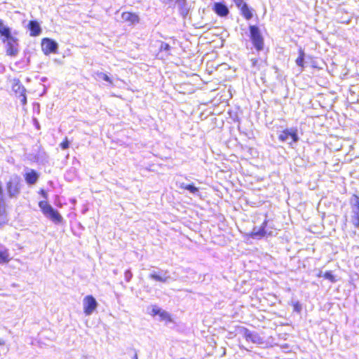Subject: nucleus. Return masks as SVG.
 <instances>
[{"mask_svg":"<svg viewBox=\"0 0 359 359\" xmlns=\"http://www.w3.org/2000/svg\"><path fill=\"white\" fill-rule=\"evenodd\" d=\"M39 207L40 208L43 214L48 217L50 220L55 223H61L62 222V217L59 212L53 208V207L46 201H41L39 202Z\"/></svg>","mask_w":359,"mask_h":359,"instance_id":"nucleus-1","label":"nucleus"},{"mask_svg":"<svg viewBox=\"0 0 359 359\" xmlns=\"http://www.w3.org/2000/svg\"><path fill=\"white\" fill-rule=\"evenodd\" d=\"M351 223L355 228L359 227V196L353 195L350 199Z\"/></svg>","mask_w":359,"mask_h":359,"instance_id":"nucleus-2","label":"nucleus"},{"mask_svg":"<svg viewBox=\"0 0 359 359\" xmlns=\"http://www.w3.org/2000/svg\"><path fill=\"white\" fill-rule=\"evenodd\" d=\"M251 41L257 50L260 51L264 48V39L259 29L255 25L250 26Z\"/></svg>","mask_w":359,"mask_h":359,"instance_id":"nucleus-3","label":"nucleus"},{"mask_svg":"<svg viewBox=\"0 0 359 359\" xmlns=\"http://www.w3.org/2000/svg\"><path fill=\"white\" fill-rule=\"evenodd\" d=\"M6 42V53L11 57H15L19 53V43L18 39L12 35L2 40Z\"/></svg>","mask_w":359,"mask_h":359,"instance_id":"nucleus-4","label":"nucleus"},{"mask_svg":"<svg viewBox=\"0 0 359 359\" xmlns=\"http://www.w3.org/2000/svg\"><path fill=\"white\" fill-rule=\"evenodd\" d=\"M278 139L281 142H287L292 145L299 141L297 135V129L295 128H286L278 136Z\"/></svg>","mask_w":359,"mask_h":359,"instance_id":"nucleus-5","label":"nucleus"},{"mask_svg":"<svg viewBox=\"0 0 359 359\" xmlns=\"http://www.w3.org/2000/svg\"><path fill=\"white\" fill-rule=\"evenodd\" d=\"M268 221L264 219L260 227L255 226L252 231V237L253 238H261L265 235L272 236L273 231L266 229Z\"/></svg>","mask_w":359,"mask_h":359,"instance_id":"nucleus-6","label":"nucleus"},{"mask_svg":"<svg viewBox=\"0 0 359 359\" xmlns=\"http://www.w3.org/2000/svg\"><path fill=\"white\" fill-rule=\"evenodd\" d=\"M6 191L10 198L16 197L20 192V180H10L6 183Z\"/></svg>","mask_w":359,"mask_h":359,"instance_id":"nucleus-7","label":"nucleus"},{"mask_svg":"<svg viewBox=\"0 0 359 359\" xmlns=\"http://www.w3.org/2000/svg\"><path fill=\"white\" fill-rule=\"evenodd\" d=\"M41 48L45 55H49L56 52L57 44L50 39L44 38L41 41Z\"/></svg>","mask_w":359,"mask_h":359,"instance_id":"nucleus-8","label":"nucleus"},{"mask_svg":"<svg viewBox=\"0 0 359 359\" xmlns=\"http://www.w3.org/2000/svg\"><path fill=\"white\" fill-rule=\"evenodd\" d=\"M158 318L159 320L164 322V325L169 328H174L176 325V322L172 316L167 311L158 309Z\"/></svg>","mask_w":359,"mask_h":359,"instance_id":"nucleus-9","label":"nucleus"},{"mask_svg":"<svg viewBox=\"0 0 359 359\" xmlns=\"http://www.w3.org/2000/svg\"><path fill=\"white\" fill-rule=\"evenodd\" d=\"M97 302L92 295H88L83 299V311L86 315L88 316L93 313V311L97 307Z\"/></svg>","mask_w":359,"mask_h":359,"instance_id":"nucleus-10","label":"nucleus"},{"mask_svg":"<svg viewBox=\"0 0 359 359\" xmlns=\"http://www.w3.org/2000/svg\"><path fill=\"white\" fill-rule=\"evenodd\" d=\"M121 18L125 22L130 25L137 24L140 22V18L137 14L129 11H125L121 13Z\"/></svg>","mask_w":359,"mask_h":359,"instance_id":"nucleus-11","label":"nucleus"},{"mask_svg":"<svg viewBox=\"0 0 359 359\" xmlns=\"http://www.w3.org/2000/svg\"><path fill=\"white\" fill-rule=\"evenodd\" d=\"M212 10L220 17H225L229 13L227 6L221 2L215 3Z\"/></svg>","mask_w":359,"mask_h":359,"instance_id":"nucleus-12","label":"nucleus"},{"mask_svg":"<svg viewBox=\"0 0 359 359\" xmlns=\"http://www.w3.org/2000/svg\"><path fill=\"white\" fill-rule=\"evenodd\" d=\"M244 337L247 341L254 344H260L262 341L261 337L257 332H252L246 328H244Z\"/></svg>","mask_w":359,"mask_h":359,"instance_id":"nucleus-13","label":"nucleus"},{"mask_svg":"<svg viewBox=\"0 0 359 359\" xmlns=\"http://www.w3.org/2000/svg\"><path fill=\"white\" fill-rule=\"evenodd\" d=\"M27 28L29 30V35L31 36H37L41 32L40 25L36 20H30L27 25Z\"/></svg>","mask_w":359,"mask_h":359,"instance_id":"nucleus-14","label":"nucleus"},{"mask_svg":"<svg viewBox=\"0 0 359 359\" xmlns=\"http://www.w3.org/2000/svg\"><path fill=\"white\" fill-rule=\"evenodd\" d=\"M39 177V174L34 170H30L24 175V178L27 184L29 185L34 184Z\"/></svg>","mask_w":359,"mask_h":359,"instance_id":"nucleus-15","label":"nucleus"},{"mask_svg":"<svg viewBox=\"0 0 359 359\" xmlns=\"http://www.w3.org/2000/svg\"><path fill=\"white\" fill-rule=\"evenodd\" d=\"M0 36H4V39L11 36V29L4 25L2 20L0 19Z\"/></svg>","mask_w":359,"mask_h":359,"instance_id":"nucleus-16","label":"nucleus"},{"mask_svg":"<svg viewBox=\"0 0 359 359\" xmlns=\"http://www.w3.org/2000/svg\"><path fill=\"white\" fill-rule=\"evenodd\" d=\"M240 9L242 15L246 20H250L252 18V10L248 6L247 4L243 5Z\"/></svg>","mask_w":359,"mask_h":359,"instance_id":"nucleus-17","label":"nucleus"},{"mask_svg":"<svg viewBox=\"0 0 359 359\" xmlns=\"http://www.w3.org/2000/svg\"><path fill=\"white\" fill-rule=\"evenodd\" d=\"M10 260L8 250L7 249L0 250V264H7Z\"/></svg>","mask_w":359,"mask_h":359,"instance_id":"nucleus-18","label":"nucleus"},{"mask_svg":"<svg viewBox=\"0 0 359 359\" xmlns=\"http://www.w3.org/2000/svg\"><path fill=\"white\" fill-rule=\"evenodd\" d=\"M180 187L189 191L190 193L198 195L199 193V190L197 187H196L194 184H186L184 183H182Z\"/></svg>","mask_w":359,"mask_h":359,"instance_id":"nucleus-19","label":"nucleus"},{"mask_svg":"<svg viewBox=\"0 0 359 359\" xmlns=\"http://www.w3.org/2000/svg\"><path fill=\"white\" fill-rule=\"evenodd\" d=\"M6 212L4 207H0V227L7 223Z\"/></svg>","mask_w":359,"mask_h":359,"instance_id":"nucleus-20","label":"nucleus"},{"mask_svg":"<svg viewBox=\"0 0 359 359\" xmlns=\"http://www.w3.org/2000/svg\"><path fill=\"white\" fill-rule=\"evenodd\" d=\"M304 53L303 50H299V55L296 60V64L297 66L300 67L301 68L304 67ZM302 71V69H301V72Z\"/></svg>","mask_w":359,"mask_h":359,"instance_id":"nucleus-21","label":"nucleus"},{"mask_svg":"<svg viewBox=\"0 0 359 359\" xmlns=\"http://www.w3.org/2000/svg\"><path fill=\"white\" fill-rule=\"evenodd\" d=\"M172 279L168 272L165 271L163 273V271H158V281L168 282L169 280Z\"/></svg>","mask_w":359,"mask_h":359,"instance_id":"nucleus-22","label":"nucleus"},{"mask_svg":"<svg viewBox=\"0 0 359 359\" xmlns=\"http://www.w3.org/2000/svg\"><path fill=\"white\" fill-rule=\"evenodd\" d=\"M357 97L355 91H349V94L346 95L347 100L351 104L357 103Z\"/></svg>","mask_w":359,"mask_h":359,"instance_id":"nucleus-23","label":"nucleus"},{"mask_svg":"<svg viewBox=\"0 0 359 359\" xmlns=\"http://www.w3.org/2000/svg\"><path fill=\"white\" fill-rule=\"evenodd\" d=\"M170 49L171 47L170 46V45H168L166 43L161 42L160 46V50L162 53L165 52L166 55H170Z\"/></svg>","mask_w":359,"mask_h":359,"instance_id":"nucleus-24","label":"nucleus"},{"mask_svg":"<svg viewBox=\"0 0 359 359\" xmlns=\"http://www.w3.org/2000/svg\"><path fill=\"white\" fill-rule=\"evenodd\" d=\"M60 147L63 150H65L69 147V141L67 137L63 139L62 142L60 144Z\"/></svg>","mask_w":359,"mask_h":359,"instance_id":"nucleus-25","label":"nucleus"},{"mask_svg":"<svg viewBox=\"0 0 359 359\" xmlns=\"http://www.w3.org/2000/svg\"><path fill=\"white\" fill-rule=\"evenodd\" d=\"M323 276L325 279L330 280L332 283H334L336 281L335 278L333 276L332 271H326Z\"/></svg>","mask_w":359,"mask_h":359,"instance_id":"nucleus-26","label":"nucleus"},{"mask_svg":"<svg viewBox=\"0 0 359 359\" xmlns=\"http://www.w3.org/2000/svg\"><path fill=\"white\" fill-rule=\"evenodd\" d=\"M293 307H294V311L296 312H300V311L302 310V306L299 302H296L293 304Z\"/></svg>","mask_w":359,"mask_h":359,"instance_id":"nucleus-27","label":"nucleus"},{"mask_svg":"<svg viewBox=\"0 0 359 359\" xmlns=\"http://www.w3.org/2000/svg\"><path fill=\"white\" fill-rule=\"evenodd\" d=\"M236 6L241 8L243 5L246 4L243 0H233Z\"/></svg>","mask_w":359,"mask_h":359,"instance_id":"nucleus-28","label":"nucleus"},{"mask_svg":"<svg viewBox=\"0 0 359 359\" xmlns=\"http://www.w3.org/2000/svg\"><path fill=\"white\" fill-rule=\"evenodd\" d=\"M39 193L45 199L48 198V194H47V192L44 189H40Z\"/></svg>","mask_w":359,"mask_h":359,"instance_id":"nucleus-29","label":"nucleus"},{"mask_svg":"<svg viewBox=\"0 0 359 359\" xmlns=\"http://www.w3.org/2000/svg\"><path fill=\"white\" fill-rule=\"evenodd\" d=\"M100 76H101V78H102L103 80H104V81H108V82H109V83H111V81L110 78H109L107 74H100Z\"/></svg>","mask_w":359,"mask_h":359,"instance_id":"nucleus-30","label":"nucleus"},{"mask_svg":"<svg viewBox=\"0 0 359 359\" xmlns=\"http://www.w3.org/2000/svg\"><path fill=\"white\" fill-rule=\"evenodd\" d=\"M250 61H251L252 65L253 67H256V65H257V62H258V60H257V59H256V58H252V59H251V60H250Z\"/></svg>","mask_w":359,"mask_h":359,"instance_id":"nucleus-31","label":"nucleus"},{"mask_svg":"<svg viewBox=\"0 0 359 359\" xmlns=\"http://www.w3.org/2000/svg\"><path fill=\"white\" fill-rule=\"evenodd\" d=\"M151 315L153 316H155L156 314H157V309L156 308H153L152 311H151Z\"/></svg>","mask_w":359,"mask_h":359,"instance_id":"nucleus-32","label":"nucleus"},{"mask_svg":"<svg viewBox=\"0 0 359 359\" xmlns=\"http://www.w3.org/2000/svg\"><path fill=\"white\" fill-rule=\"evenodd\" d=\"M21 95L22 96V103L23 104H25L26 103V97H25V95H23V94H22Z\"/></svg>","mask_w":359,"mask_h":359,"instance_id":"nucleus-33","label":"nucleus"},{"mask_svg":"<svg viewBox=\"0 0 359 359\" xmlns=\"http://www.w3.org/2000/svg\"><path fill=\"white\" fill-rule=\"evenodd\" d=\"M5 344V341L3 339H0V346H4Z\"/></svg>","mask_w":359,"mask_h":359,"instance_id":"nucleus-34","label":"nucleus"},{"mask_svg":"<svg viewBox=\"0 0 359 359\" xmlns=\"http://www.w3.org/2000/svg\"><path fill=\"white\" fill-rule=\"evenodd\" d=\"M273 229V227H272L271 226H268V225H267L266 229H267L268 231H271V229Z\"/></svg>","mask_w":359,"mask_h":359,"instance_id":"nucleus-35","label":"nucleus"},{"mask_svg":"<svg viewBox=\"0 0 359 359\" xmlns=\"http://www.w3.org/2000/svg\"><path fill=\"white\" fill-rule=\"evenodd\" d=\"M3 194V189L2 187L0 185V196Z\"/></svg>","mask_w":359,"mask_h":359,"instance_id":"nucleus-36","label":"nucleus"},{"mask_svg":"<svg viewBox=\"0 0 359 359\" xmlns=\"http://www.w3.org/2000/svg\"><path fill=\"white\" fill-rule=\"evenodd\" d=\"M359 102V95H358V97H357V103Z\"/></svg>","mask_w":359,"mask_h":359,"instance_id":"nucleus-37","label":"nucleus"},{"mask_svg":"<svg viewBox=\"0 0 359 359\" xmlns=\"http://www.w3.org/2000/svg\"><path fill=\"white\" fill-rule=\"evenodd\" d=\"M134 359H137V355L136 354H135V355H134Z\"/></svg>","mask_w":359,"mask_h":359,"instance_id":"nucleus-38","label":"nucleus"},{"mask_svg":"<svg viewBox=\"0 0 359 359\" xmlns=\"http://www.w3.org/2000/svg\"><path fill=\"white\" fill-rule=\"evenodd\" d=\"M319 276H322V272L320 273V274L318 275Z\"/></svg>","mask_w":359,"mask_h":359,"instance_id":"nucleus-39","label":"nucleus"}]
</instances>
